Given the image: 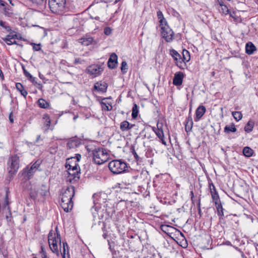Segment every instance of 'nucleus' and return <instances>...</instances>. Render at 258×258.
<instances>
[{
    "instance_id": "27",
    "label": "nucleus",
    "mask_w": 258,
    "mask_h": 258,
    "mask_svg": "<svg viewBox=\"0 0 258 258\" xmlns=\"http://www.w3.org/2000/svg\"><path fill=\"white\" fill-rule=\"evenodd\" d=\"M254 125V121L252 120H249L244 126V131L247 133L251 132Z\"/></svg>"
},
{
    "instance_id": "8",
    "label": "nucleus",
    "mask_w": 258,
    "mask_h": 258,
    "mask_svg": "<svg viewBox=\"0 0 258 258\" xmlns=\"http://www.w3.org/2000/svg\"><path fill=\"white\" fill-rule=\"evenodd\" d=\"M169 54L173 58L175 65L180 69H183L185 65L182 63L181 55L174 49L169 50Z\"/></svg>"
},
{
    "instance_id": "50",
    "label": "nucleus",
    "mask_w": 258,
    "mask_h": 258,
    "mask_svg": "<svg viewBox=\"0 0 258 258\" xmlns=\"http://www.w3.org/2000/svg\"><path fill=\"white\" fill-rule=\"evenodd\" d=\"M157 16L158 17V19L159 20H163V19H164V16H163V14L162 13V12L161 11H158L157 12Z\"/></svg>"
},
{
    "instance_id": "11",
    "label": "nucleus",
    "mask_w": 258,
    "mask_h": 258,
    "mask_svg": "<svg viewBox=\"0 0 258 258\" xmlns=\"http://www.w3.org/2000/svg\"><path fill=\"white\" fill-rule=\"evenodd\" d=\"M117 55L115 53H112L107 62L108 67L110 69H114L117 64Z\"/></svg>"
},
{
    "instance_id": "2",
    "label": "nucleus",
    "mask_w": 258,
    "mask_h": 258,
    "mask_svg": "<svg viewBox=\"0 0 258 258\" xmlns=\"http://www.w3.org/2000/svg\"><path fill=\"white\" fill-rule=\"evenodd\" d=\"M66 0H48L51 12L55 14L62 15L66 11Z\"/></svg>"
},
{
    "instance_id": "34",
    "label": "nucleus",
    "mask_w": 258,
    "mask_h": 258,
    "mask_svg": "<svg viewBox=\"0 0 258 258\" xmlns=\"http://www.w3.org/2000/svg\"><path fill=\"white\" fill-rule=\"evenodd\" d=\"M232 115L237 121H239L242 118V114L240 111H233Z\"/></svg>"
},
{
    "instance_id": "60",
    "label": "nucleus",
    "mask_w": 258,
    "mask_h": 258,
    "mask_svg": "<svg viewBox=\"0 0 258 258\" xmlns=\"http://www.w3.org/2000/svg\"><path fill=\"white\" fill-rule=\"evenodd\" d=\"M198 212H199V214H201V203H200V200H199L198 204Z\"/></svg>"
},
{
    "instance_id": "23",
    "label": "nucleus",
    "mask_w": 258,
    "mask_h": 258,
    "mask_svg": "<svg viewBox=\"0 0 258 258\" xmlns=\"http://www.w3.org/2000/svg\"><path fill=\"white\" fill-rule=\"evenodd\" d=\"M81 142L75 138H72L67 143V147L69 149H72L79 146Z\"/></svg>"
},
{
    "instance_id": "46",
    "label": "nucleus",
    "mask_w": 258,
    "mask_h": 258,
    "mask_svg": "<svg viewBox=\"0 0 258 258\" xmlns=\"http://www.w3.org/2000/svg\"><path fill=\"white\" fill-rule=\"evenodd\" d=\"M101 104H102V108H103L104 110H110L112 108V106H110V108H109V106L108 105H107L106 104V103H105L103 101H102L101 102Z\"/></svg>"
},
{
    "instance_id": "48",
    "label": "nucleus",
    "mask_w": 258,
    "mask_h": 258,
    "mask_svg": "<svg viewBox=\"0 0 258 258\" xmlns=\"http://www.w3.org/2000/svg\"><path fill=\"white\" fill-rule=\"evenodd\" d=\"M40 165V162L38 160L34 162L31 166V167L35 169L36 170L39 168Z\"/></svg>"
},
{
    "instance_id": "42",
    "label": "nucleus",
    "mask_w": 258,
    "mask_h": 258,
    "mask_svg": "<svg viewBox=\"0 0 258 258\" xmlns=\"http://www.w3.org/2000/svg\"><path fill=\"white\" fill-rule=\"evenodd\" d=\"M38 196V192L35 190H31L29 192L30 197L33 199L34 201L36 200V198Z\"/></svg>"
},
{
    "instance_id": "61",
    "label": "nucleus",
    "mask_w": 258,
    "mask_h": 258,
    "mask_svg": "<svg viewBox=\"0 0 258 258\" xmlns=\"http://www.w3.org/2000/svg\"><path fill=\"white\" fill-rule=\"evenodd\" d=\"M14 35H17V37H15V39H20V40H24V39H23L20 35V34H16Z\"/></svg>"
},
{
    "instance_id": "59",
    "label": "nucleus",
    "mask_w": 258,
    "mask_h": 258,
    "mask_svg": "<svg viewBox=\"0 0 258 258\" xmlns=\"http://www.w3.org/2000/svg\"><path fill=\"white\" fill-rule=\"evenodd\" d=\"M162 126H163L162 124H159V123H158L157 124V128L156 130H163Z\"/></svg>"
},
{
    "instance_id": "36",
    "label": "nucleus",
    "mask_w": 258,
    "mask_h": 258,
    "mask_svg": "<svg viewBox=\"0 0 258 258\" xmlns=\"http://www.w3.org/2000/svg\"><path fill=\"white\" fill-rule=\"evenodd\" d=\"M47 192H48V189L47 188L46 186L44 184H42L40 189L39 194H40V196L42 197H44L45 196H46Z\"/></svg>"
},
{
    "instance_id": "64",
    "label": "nucleus",
    "mask_w": 258,
    "mask_h": 258,
    "mask_svg": "<svg viewBox=\"0 0 258 258\" xmlns=\"http://www.w3.org/2000/svg\"><path fill=\"white\" fill-rule=\"evenodd\" d=\"M168 228V226L167 225H162L161 226V229L163 231H165V230H166L167 228Z\"/></svg>"
},
{
    "instance_id": "3",
    "label": "nucleus",
    "mask_w": 258,
    "mask_h": 258,
    "mask_svg": "<svg viewBox=\"0 0 258 258\" xmlns=\"http://www.w3.org/2000/svg\"><path fill=\"white\" fill-rule=\"evenodd\" d=\"M108 167L111 172L116 174L123 173L128 168L127 164L120 160L110 161L108 164Z\"/></svg>"
},
{
    "instance_id": "57",
    "label": "nucleus",
    "mask_w": 258,
    "mask_h": 258,
    "mask_svg": "<svg viewBox=\"0 0 258 258\" xmlns=\"http://www.w3.org/2000/svg\"><path fill=\"white\" fill-rule=\"evenodd\" d=\"M40 254L41 255H43L44 254H46V252L45 251L44 248L43 246H41V251H40Z\"/></svg>"
},
{
    "instance_id": "37",
    "label": "nucleus",
    "mask_w": 258,
    "mask_h": 258,
    "mask_svg": "<svg viewBox=\"0 0 258 258\" xmlns=\"http://www.w3.org/2000/svg\"><path fill=\"white\" fill-rule=\"evenodd\" d=\"M138 113V107L136 104H134L132 108V116L134 119L136 118Z\"/></svg>"
},
{
    "instance_id": "51",
    "label": "nucleus",
    "mask_w": 258,
    "mask_h": 258,
    "mask_svg": "<svg viewBox=\"0 0 258 258\" xmlns=\"http://www.w3.org/2000/svg\"><path fill=\"white\" fill-rule=\"evenodd\" d=\"M106 197H107V195L105 193H104V192L101 193L100 194L98 201H99V202H101L102 201V200H106L105 198Z\"/></svg>"
},
{
    "instance_id": "39",
    "label": "nucleus",
    "mask_w": 258,
    "mask_h": 258,
    "mask_svg": "<svg viewBox=\"0 0 258 258\" xmlns=\"http://www.w3.org/2000/svg\"><path fill=\"white\" fill-rule=\"evenodd\" d=\"M219 11L225 15H228L229 13V10L225 5H224V6H221V9H219Z\"/></svg>"
},
{
    "instance_id": "40",
    "label": "nucleus",
    "mask_w": 258,
    "mask_h": 258,
    "mask_svg": "<svg viewBox=\"0 0 258 258\" xmlns=\"http://www.w3.org/2000/svg\"><path fill=\"white\" fill-rule=\"evenodd\" d=\"M120 69L123 74H125L127 72V65L125 61H122Z\"/></svg>"
},
{
    "instance_id": "25",
    "label": "nucleus",
    "mask_w": 258,
    "mask_h": 258,
    "mask_svg": "<svg viewBox=\"0 0 258 258\" xmlns=\"http://www.w3.org/2000/svg\"><path fill=\"white\" fill-rule=\"evenodd\" d=\"M60 250L61 251V255L63 258H66V254L68 255V257H69V247L66 242L62 243V249H61V247L60 246Z\"/></svg>"
},
{
    "instance_id": "52",
    "label": "nucleus",
    "mask_w": 258,
    "mask_h": 258,
    "mask_svg": "<svg viewBox=\"0 0 258 258\" xmlns=\"http://www.w3.org/2000/svg\"><path fill=\"white\" fill-rule=\"evenodd\" d=\"M160 23V27L161 28L162 26H168L167 25V21L165 19H163V20H159Z\"/></svg>"
},
{
    "instance_id": "22",
    "label": "nucleus",
    "mask_w": 258,
    "mask_h": 258,
    "mask_svg": "<svg viewBox=\"0 0 258 258\" xmlns=\"http://www.w3.org/2000/svg\"><path fill=\"white\" fill-rule=\"evenodd\" d=\"M153 130L154 131L156 136L160 140L162 144L164 145H166V142L164 140V135L163 131L160 130H155V127H153Z\"/></svg>"
},
{
    "instance_id": "53",
    "label": "nucleus",
    "mask_w": 258,
    "mask_h": 258,
    "mask_svg": "<svg viewBox=\"0 0 258 258\" xmlns=\"http://www.w3.org/2000/svg\"><path fill=\"white\" fill-rule=\"evenodd\" d=\"M209 188L211 193H212V191H217L215 185L212 182L209 183Z\"/></svg>"
},
{
    "instance_id": "16",
    "label": "nucleus",
    "mask_w": 258,
    "mask_h": 258,
    "mask_svg": "<svg viewBox=\"0 0 258 258\" xmlns=\"http://www.w3.org/2000/svg\"><path fill=\"white\" fill-rule=\"evenodd\" d=\"M74 158H69L67 160L66 163V168L68 169V173L70 175V177H72L73 179L75 180H77L76 179V172H74L73 173H71V168H72V166L74 165H71L72 160L74 159Z\"/></svg>"
},
{
    "instance_id": "49",
    "label": "nucleus",
    "mask_w": 258,
    "mask_h": 258,
    "mask_svg": "<svg viewBox=\"0 0 258 258\" xmlns=\"http://www.w3.org/2000/svg\"><path fill=\"white\" fill-rule=\"evenodd\" d=\"M112 32V30L110 27H105L104 29V33L106 35H109Z\"/></svg>"
},
{
    "instance_id": "38",
    "label": "nucleus",
    "mask_w": 258,
    "mask_h": 258,
    "mask_svg": "<svg viewBox=\"0 0 258 258\" xmlns=\"http://www.w3.org/2000/svg\"><path fill=\"white\" fill-rule=\"evenodd\" d=\"M22 69L25 77L31 82H33L35 78L25 69L24 66H22Z\"/></svg>"
},
{
    "instance_id": "1",
    "label": "nucleus",
    "mask_w": 258,
    "mask_h": 258,
    "mask_svg": "<svg viewBox=\"0 0 258 258\" xmlns=\"http://www.w3.org/2000/svg\"><path fill=\"white\" fill-rule=\"evenodd\" d=\"M75 195V189L74 186H71L62 192L61 198L60 206L63 210L66 212H69L72 210L73 207L72 198Z\"/></svg>"
},
{
    "instance_id": "17",
    "label": "nucleus",
    "mask_w": 258,
    "mask_h": 258,
    "mask_svg": "<svg viewBox=\"0 0 258 258\" xmlns=\"http://www.w3.org/2000/svg\"><path fill=\"white\" fill-rule=\"evenodd\" d=\"M135 124L130 123L127 120H124L120 124V129L123 132H127L133 128Z\"/></svg>"
},
{
    "instance_id": "24",
    "label": "nucleus",
    "mask_w": 258,
    "mask_h": 258,
    "mask_svg": "<svg viewBox=\"0 0 258 258\" xmlns=\"http://www.w3.org/2000/svg\"><path fill=\"white\" fill-rule=\"evenodd\" d=\"M190 59L189 52L186 49H183L182 51V57H181L182 63L184 62L183 64L185 66L186 62H188Z\"/></svg>"
},
{
    "instance_id": "63",
    "label": "nucleus",
    "mask_w": 258,
    "mask_h": 258,
    "mask_svg": "<svg viewBox=\"0 0 258 258\" xmlns=\"http://www.w3.org/2000/svg\"><path fill=\"white\" fill-rule=\"evenodd\" d=\"M228 14H229L230 17H232L233 18H235V13L234 12H233L232 13H230L229 12V13Z\"/></svg>"
},
{
    "instance_id": "47",
    "label": "nucleus",
    "mask_w": 258,
    "mask_h": 258,
    "mask_svg": "<svg viewBox=\"0 0 258 258\" xmlns=\"http://www.w3.org/2000/svg\"><path fill=\"white\" fill-rule=\"evenodd\" d=\"M4 208H7L9 212H10V208L9 206V202L8 196H7L5 198V203L4 205Z\"/></svg>"
},
{
    "instance_id": "28",
    "label": "nucleus",
    "mask_w": 258,
    "mask_h": 258,
    "mask_svg": "<svg viewBox=\"0 0 258 258\" xmlns=\"http://www.w3.org/2000/svg\"><path fill=\"white\" fill-rule=\"evenodd\" d=\"M253 150L248 147H245L243 149V154L246 157H251L253 155Z\"/></svg>"
},
{
    "instance_id": "43",
    "label": "nucleus",
    "mask_w": 258,
    "mask_h": 258,
    "mask_svg": "<svg viewBox=\"0 0 258 258\" xmlns=\"http://www.w3.org/2000/svg\"><path fill=\"white\" fill-rule=\"evenodd\" d=\"M77 164H75V165L72 166V168H71V171H73V172H76V176H77L76 178H77L78 179L80 178L79 174L80 173V169L79 171L77 170Z\"/></svg>"
},
{
    "instance_id": "12",
    "label": "nucleus",
    "mask_w": 258,
    "mask_h": 258,
    "mask_svg": "<svg viewBox=\"0 0 258 258\" xmlns=\"http://www.w3.org/2000/svg\"><path fill=\"white\" fill-rule=\"evenodd\" d=\"M56 231V233L53 230H51L48 235V242L50 241H52L53 240H57L58 239L59 241L60 244L61 243L60 240V235L58 230V227L56 226L55 228Z\"/></svg>"
},
{
    "instance_id": "55",
    "label": "nucleus",
    "mask_w": 258,
    "mask_h": 258,
    "mask_svg": "<svg viewBox=\"0 0 258 258\" xmlns=\"http://www.w3.org/2000/svg\"><path fill=\"white\" fill-rule=\"evenodd\" d=\"M9 118V120H10V122L11 123H13L14 122V118H13V114L12 112H11L10 113Z\"/></svg>"
},
{
    "instance_id": "20",
    "label": "nucleus",
    "mask_w": 258,
    "mask_h": 258,
    "mask_svg": "<svg viewBox=\"0 0 258 258\" xmlns=\"http://www.w3.org/2000/svg\"><path fill=\"white\" fill-rule=\"evenodd\" d=\"M256 50V47L252 42H248L246 44L245 52L247 54L250 55L253 54Z\"/></svg>"
},
{
    "instance_id": "41",
    "label": "nucleus",
    "mask_w": 258,
    "mask_h": 258,
    "mask_svg": "<svg viewBox=\"0 0 258 258\" xmlns=\"http://www.w3.org/2000/svg\"><path fill=\"white\" fill-rule=\"evenodd\" d=\"M43 118L45 121V126L47 128H48L49 127V126H50V119L49 118V117L48 115L47 114H44Z\"/></svg>"
},
{
    "instance_id": "56",
    "label": "nucleus",
    "mask_w": 258,
    "mask_h": 258,
    "mask_svg": "<svg viewBox=\"0 0 258 258\" xmlns=\"http://www.w3.org/2000/svg\"><path fill=\"white\" fill-rule=\"evenodd\" d=\"M12 214L11 211L9 212V214L6 216V218L7 219L8 222L10 221L11 220V216Z\"/></svg>"
},
{
    "instance_id": "62",
    "label": "nucleus",
    "mask_w": 258,
    "mask_h": 258,
    "mask_svg": "<svg viewBox=\"0 0 258 258\" xmlns=\"http://www.w3.org/2000/svg\"><path fill=\"white\" fill-rule=\"evenodd\" d=\"M190 196L191 197V200L192 202H194V194L192 191H191L190 192Z\"/></svg>"
},
{
    "instance_id": "35",
    "label": "nucleus",
    "mask_w": 258,
    "mask_h": 258,
    "mask_svg": "<svg viewBox=\"0 0 258 258\" xmlns=\"http://www.w3.org/2000/svg\"><path fill=\"white\" fill-rule=\"evenodd\" d=\"M212 199L213 202L215 203V205H217L218 202H220L219 197L217 191H212L211 193Z\"/></svg>"
},
{
    "instance_id": "10",
    "label": "nucleus",
    "mask_w": 258,
    "mask_h": 258,
    "mask_svg": "<svg viewBox=\"0 0 258 258\" xmlns=\"http://www.w3.org/2000/svg\"><path fill=\"white\" fill-rule=\"evenodd\" d=\"M86 71L88 74L96 77L101 74L103 71V68L100 65L93 64L88 67Z\"/></svg>"
},
{
    "instance_id": "58",
    "label": "nucleus",
    "mask_w": 258,
    "mask_h": 258,
    "mask_svg": "<svg viewBox=\"0 0 258 258\" xmlns=\"http://www.w3.org/2000/svg\"><path fill=\"white\" fill-rule=\"evenodd\" d=\"M217 3L220 7L224 6V5H225L223 0H217Z\"/></svg>"
},
{
    "instance_id": "54",
    "label": "nucleus",
    "mask_w": 258,
    "mask_h": 258,
    "mask_svg": "<svg viewBox=\"0 0 258 258\" xmlns=\"http://www.w3.org/2000/svg\"><path fill=\"white\" fill-rule=\"evenodd\" d=\"M132 153L134 155V156L136 160L138 161L140 159V157L138 156L137 153H136L135 150L134 149L132 151Z\"/></svg>"
},
{
    "instance_id": "18",
    "label": "nucleus",
    "mask_w": 258,
    "mask_h": 258,
    "mask_svg": "<svg viewBox=\"0 0 258 258\" xmlns=\"http://www.w3.org/2000/svg\"><path fill=\"white\" fill-rule=\"evenodd\" d=\"M36 171V170L33 169L31 166L30 168L27 167L23 170V174L27 179H30Z\"/></svg>"
},
{
    "instance_id": "4",
    "label": "nucleus",
    "mask_w": 258,
    "mask_h": 258,
    "mask_svg": "<svg viewBox=\"0 0 258 258\" xmlns=\"http://www.w3.org/2000/svg\"><path fill=\"white\" fill-rule=\"evenodd\" d=\"M92 156L95 163L98 165L105 163L109 158V155L106 150L100 148H98L96 152H93Z\"/></svg>"
},
{
    "instance_id": "14",
    "label": "nucleus",
    "mask_w": 258,
    "mask_h": 258,
    "mask_svg": "<svg viewBox=\"0 0 258 258\" xmlns=\"http://www.w3.org/2000/svg\"><path fill=\"white\" fill-rule=\"evenodd\" d=\"M206 111V107L203 105H200L196 111L195 121H198L203 116Z\"/></svg>"
},
{
    "instance_id": "33",
    "label": "nucleus",
    "mask_w": 258,
    "mask_h": 258,
    "mask_svg": "<svg viewBox=\"0 0 258 258\" xmlns=\"http://www.w3.org/2000/svg\"><path fill=\"white\" fill-rule=\"evenodd\" d=\"M216 209L217 210V214L220 217V218H222L224 216V213H223V208L222 207V205L221 203L220 202L218 203L217 205H216Z\"/></svg>"
},
{
    "instance_id": "31",
    "label": "nucleus",
    "mask_w": 258,
    "mask_h": 258,
    "mask_svg": "<svg viewBox=\"0 0 258 258\" xmlns=\"http://www.w3.org/2000/svg\"><path fill=\"white\" fill-rule=\"evenodd\" d=\"M15 37H17V35H8L3 39L8 45H12L13 44V39H15Z\"/></svg>"
},
{
    "instance_id": "21",
    "label": "nucleus",
    "mask_w": 258,
    "mask_h": 258,
    "mask_svg": "<svg viewBox=\"0 0 258 258\" xmlns=\"http://www.w3.org/2000/svg\"><path fill=\"white\" fill-rule=\"evenodd\" d=\"M57 240H53L52 241H50L48 242L50 248L52 252L58 255L59 251L58 249L57 246Z\"/></svg>"
},
{
    "instance_id": "13",
    "label": "nucleus",
    "mask_w": 258,
    "mask_h": 258,
    "mask_svg": "<svg viewBox=\"0 0 258 258\" xmlns=\"http://www.w3.org/2000/svg\"><path fill=\"white\" fill-rule=\"evenodd\" d=\"M184 77V74L181 72H176L174 74L173 79V84L175 86H180L182 84L183 79Z\"/></svg>"
},
{
    "instance_id": "6",
    "label": "nucleus",
    "mask_w": 258,
    "mask_h": 258,
    "mask_svg": "<svg viewBox=\"0 0 258 258\" xmlns=\"http://www.w3.org/2000/svg\"><path fill=\"white\" fill-rule=\"evenodd\" d=\"M103 202L105 203V205H104V208L105 209H103V211H105V215H101L102 218L104 216L105 219H106L108 218L112 217L115 213L114 204L110 200Z\"/></svg>"
},
{
    "instance_id": "30",
    "label": "nucleus",
    "mask_w": 258,
    "mask_h": 258,
    "mask_svg": "<svg viewBox=\"0 0 258 258\" xmlns=\"http://www.w3.org/2000/svg\"><path fill=\"white\" fill-rule=\"evenodd\" d=\"M93 38L92 37L82 38V45L88 46L93 43Z\"/></svg>"
},
{
    "instance_id": "9",
    "label": "nucleus",
    "mask_w": 258,
    "mask_h": 258,
    "mask_svg": "<svg viewBox=\"0 0 258 258\" xmlns=\"http://www.w3.org/2000/svg\"><path fill=\"white\" fill-rule=\"evenodd\" d=\"M161 34L167 42H170L173 40L174 33L168 26L161 27Z\"/></svg>"
},
{
    "instance_id": "29",
    "label": "nucleus",
    "mask_w": 258,
    "mask_h": 258,
    "mask_svg": "<svg viewBox=\"0 0 258 258\" xmlns=\"http://www.w3.org/2000/svg\"><path fill=\"white\" fill-rule=\"evenodd\" d=\"M37 102L39 106L42 108L46 109L48 108L49 106V103L45 100L42 98L39 99L38 100Z\"/></svg>"
},
{
    "instance_id": "32",
    "label": "nucleus",
    "mask_w": 258,
    "mask_h": 258,
    "mask_svg": "<svg viewBox=\"0 0 258 258\" xmlns=\"http://www.w3.org/2000/svg\"><path fill=\"white\" fill-rule=\"evenodd\" d=\"M236 131L237 129L233 123H232L230 125H226L224 127V132L227 134L229 133L230 132L235 133L236 132Z\"/></svg>"
},
{
    "instance_id": "7",
    "label": "nucleus",
    "mask_w": 258,
    "mask_h": 258,
    "mask_svg": "<svg viewBox=\"0 0 258 258\" xmlns=\"http://www.w3.org/2000/svg\"><path fill=\"white\" fill-rule=\"evenodd\" d=\"M82 145H83L85 149L89 154V156L92 155L93 152L97 151L98 148L97 147L98 143L93 141H86L82 140Z\"/></svg>"
},
{
    "instance_id": "44",
    "label": "nucleus",
    "mask_w": 258,
    "mask_h": 258,
    "mask_svg": "<svg viewBox=\"0 0 258 258\" xmlns=\"http://www.w3.org/2000/svg\"><path fill=\"white\" fill-rule=\"evenodd\" d=\"M33 3L37 5L42 6L46 3V0H30Z\"/></svg>"
},
{
    "instance_id": "19",
    "label": "nucleus",
    "mask_w": 258,
    "mask_h": 258,
    "mask_svg": "<svg viewBox=\"0 0 258 258\" xmlns=\"http://www.w3.org/2000/svg\"><path fill=\"white\" fill-rule=\"evenodd\" d=\"M185 122V130L187 133H188L191 131L193 126V121L191 115H189L186 118Z\"/></svg>"
},
{
    "instance_id": "26",
    "label": "nucleus",
    "mask_w": 258,
    "mask_h": 258,
    "mask_svg": "<svg viewBox=\"0 0 258 258\" xmlns=\"http://www.w3.org/2000/svg\"><path fill=\"white\" fill-rule=\"evenodd\" d=\"M16 88L21 93V94L26 98L28 93L27 91L24 89L22 84L20 83H17Z\"/></svg>"
},
{
    "instance_id": "5",
    "label": "nucleus",
    "mask_w": 258,
    "mask_h": 258,
    "mask_svg": "<svg viewBox=\"0 0 258 258\" xmlns=\"http://www.w3.org/2000/svg\"><path fill=\"white\" fill-rule=\"evenodd\" d=\"M19 157L17 154L12 156L8 162L9 165V173L11 175L16 173L19 168Z\"/></svg>"
},
{
    "instance_id": "15",
    "label": "nucleus",
    "mask_w": 258,
    "mask_h": 258,
    "mask_svg": "<svg viewBox=\"0 0 258 258\" xmlns=\"http://www.w3.org/2000/svg\"><path fill=\"white\" fill-rule=\"evenodd\" d=\"M107 84L103 81H100L97 82L95 83L94 86V88L95 90L101 92H105L107 89Z\"/></svg>"
},
{
    "instance_id": "45",
    "label": "nucleus",
    "mask_w": 258,
    "mask_h": 258,
    "mask_svg": "<svg viewBox=\"0 0 258 258\" xmlns=\"http://www.w3.org/2000/svg\"><path fill=\"white\" fill-rule=\"evenodd\" d=\"M31 45L33 46V49L34 51H39L41 50V44H35L34 43H31Z\"/></svg>"
}]
</instances>
